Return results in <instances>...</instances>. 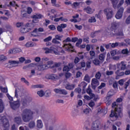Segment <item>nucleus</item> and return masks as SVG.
<instances>
[{"instance_id":"obj_15","label":"nucleus","mask_w":130,"mask_h":130,"mask_svg":"<svg viewBox=\"0 0 130 130\" xmlns=\"http://www.w3.org/2000/svg\"><path fill=\"white\" fill-rule=\"evenodd\" d=\"M43 50H45V53L47 54L48 53H52V50H54V47H51L50 48H43Z\"/></svg>"},{"instance_id":"obj_7","label":"nucleus","mask_w":130,"mask_h":130,"mask_svg":"<svg viewBox=\"0 0 130 130\" xmlns=\"http://www.w3.org/2000/svg\"><path fill=\"white\" fill-rule=\"evenodd\" d=\"M71 41H72V40H71V38H70V37L67 38V39H66L63 41V47L64 48L66 47L67 50H69V51H70V48H71V49H74V46L72 45V44L70 43L68 44H67L66 43V42H71Z\"/></svg>"},{"instance_id":"obj_38","label":"nucleus","mask_w":130,"mask_h":130,"mask_svg":"<svg viewBox=\"0 0 130 130\" xmlns=\"http://www.w3.org/2000/svg\"><path fill=\"white\" fill-rule=\"evenodd\" d=\"M93 63H94L95 66H99V64H100V61L99 60V59L95 58L93 60Z\"/></svg>"},{"instance_id":"obj_28","label":"nucleus","mask_w":130,"mask_h":130,"mask_svg":"<svg viewBox=\"0 0 130 130\" xmlns=\"http://www.w3.org/2000/svg\"><path fill=\"white\" fill-rule=\"evenodd\" d=\"M106 54L105 53H103L100 54V55L99 56V60H101L102 61H104Z\"/></svg>"},{"instance_id":"obj_20","label":"nucleus","mask_w":130,"mask_h":130,"mask_svg":"<svg viewBox=\"0 0 130 130\" xmlns=\"http://www.w3.org/2000/svg\"><path fill=\"white\" fill-rule=\"evenodd\" d=\"M66 89L69 90V91L74 90V89H75V84H70L68 83L66 84Z\"/></svg>"},{"instance_id":"obj_26","label":"nucleus","mask_w":130,"mask_h":130,"mask_svg":"<svg viewBox=\"0 0 130 130\" xmlns=\"http://www.w3.org/2000/svg\"><path fill=\"white\" fill-rule=\"evenodd\" d=\"M20 81L22 82V83H24V84H25V85L27 86L30 85V83H29V81H27V80H26V79L24 77L21 78L20 79Z\"/></svg>"},{"instance_id":"obj_55","label":"nucleus","mask_w":130,"mask_h":130,"mask_svg":"<svg viewBox=\"0 0 130 130\" xmlns=\"http://www.w3.org/2000/svg\"><path fill=\"white\" fill-rule=\"evenodd\" d=\"M6 95H7V98L10 101L9 102H12V101H14V99L13 98V97L10 95L9 93H7Z\"/></svg>"},{"instance_id":"obj_33","label":"nucleus","mask_w":130,"mask_h":130,"mask_svg":"<svg viewBox=\"0 0 130 130\" xmlns=\"http://www.w3.org/2000/svg\"><path fill=\"white\" fill-rule=\"evenodd\" d=\"M48 78L50 80H55V79H57V76L55 74H51L49 76Z\"/></svg>"},{"instance_id":"obj_50","label":"nucleus","mask_w":130,"mask_h":130,"mask_svg":"<svg viewBox=\"0 0 130 130\" xmlns=\"http://www.w3.org/2000/svg\"><path fill=\"white\" fill-rule=\"evenodd\" d=\"M52 43L54 44H60V42L58 41V40H56V39H53L52 41Z\"/></svg>"},{"instance_id":"obj_27","label":"nucleus","mask_w":130,"mask_h":130,"mask_svg":"<svg viewBox=\"0 0 130 130\" xmlns=\"http://www.w3.org/2000/svg\"><path fill=\"white\" fill-rule=\"evenodd\" d=\"M20 32L22 34L27 33V32H29V30H28V28L27 27H22L20 28Z\"/></svg>"},{"instance_id":"obj_10","label":"nucleus","mask_w":130,"mask_h":130,"mask_svg":"<svg viewBox=\"0 0 130 130\" xmlns=\"http://www.w3.org/2000/svg\"><path fill=\"white\" fill-rule=\"evenodd\" d=\"M54 92L55 93H59V94H62V95H68V91L65 89H61L60 88L54 89Z\"/></svg>"},{"instance_id":"obj_16","label":"nucleus","mask_w":130,"mask_h":130,"mask_svg":"<svg viewBox=\"0 0 130 130\" xmlns=\"http://www.w3.org/2000/svg\"><path fill=\"white\" fill-rule=\"evenodd\" d=\"M30 18L31 19H41L43 18V15L39 13H35L34 15L31 16Z\"/></svg>"},{"instance_id":"obj_42","label":"nucleus","mask_w":130,"mask_h":130,"mask_svg":"<svg viewBox=\"0 0 130 130\" xmlns=\"http://www.w3.org/2000/svg\"><path fill=\"white\" fill-rule=\"evenodd\" d=\"M95 77L98 80H100V78H101V73H100V72H98L95 75Z\"/></svg>"},{"instance_id":"obj_45","label":"nucleus","mask_w":130,"mask_h":130,"mask_svg":"<svg viewBox=\"0 0 130 130\" xmlns=\"http://www.w3.org/2000/svg\"><path fill=\"white\" fill-rule=\"evenodd\" d=\"M63 37V36H59V35H56L55 36V39H56L57 40H59V41H61V38Z\"/></svg>"},{"instance_id":"obj_41","label":"nucleus","mask_w":130,"mask_h":130,"mask_svg":"<svg viewBox=\"0 0 130 130\" xmlns=\"http://www.w3.org/2000/svg\"><path fill=\"white\" fill-rule=\"evenodd\" d=\"M110 53H111V56H114V55H116V54H117V50L116 49L113 50L110 52Z\"/></svg>"},{"instance_id":"obj_57","label":"nucleus","mask_w":130,"mask_h":130,"mask_svg":"<svg viewBox=\"0 0 130 130\" xmlns=\"http://www.w3.org/2000/svg\"><path fill=\"white\" fill-rule=\"evenodd\" d=\"M77 42L76 44V46H79L80 44H81L82 42H83V40L82 39H79L78 40H77Z\"/></svg>"},{"instance_id":"obj_39","label":"nucleus","mask_w":130,"mask_h":130,"mask_svg":"<svg viewBox=\"0 0 130 130\" xmlns=\"http://www.w3.org/2000/svg\"><path fill=\"white\" fill-rule=\"evenodd\" d=\"M51 4L53 7H56L57 8H59V5L56 4V0H51Z\"/></svg>"},{"instance_id":"obj_48","label":"nucleus","mask_w":130,"mask_h":130,"mask_svg":"<svg viewBox=\"0 0 130 130\" xmlns=\"http://www.w3.org/2000/svg\"><path fill=\"white\" fill-rule=\"evenodd\" d=\"M7 59V57L4 55H0V61H5Z\"/></svg>"},{"instance_id":"obj_12","label":"nucleus","mask_w":130,"mask_h":130,"mask_svg":"<svg viewBox=\"0 0 130 130\" xmlns=\"http://www.w3.org/2000/svg\"><path fill=\"white\" fill-rule=\"evenodd\" d=\"M125 45L124 43L119 42L113 43L111 44V46L112 48H115V47H117V46L120 47V46H124Z\"/></svg>"},{"instance_id":"obj_34","label":"nucleus","mask_w":130,"mask_h":130,"mask_svg":"<svg viewBox=\"0 0 130 130\" xmlns=\"http://www.w3.org/2000/svg\"><path fill=\"white\" fill-rule=\"evenodd\" d=\"M112 4H113V7L114 9H116V5L118 4V0H111Z\"/></svg>"},{"instance_id":"obj_37","label":"nucleus","mask_w":130,"mask_h":130,"mask_svg":"<svg viewBox=\"0 0 130 130\" xmlns=\"http://www.w3.org/2000/svg\"><path fill=\"white\" fill-rule=\"evenodd\" d=\"M37 94H38V95H39V96H40V97H43V96H44L45 93L43 90H41L37 92Z\"/></svg>"},{"instance_id":"obj_62","label":"nucleus","mask_w":130,"mask_h":130,"mask_svg":"<svg viewBox=\"0 0 130 130\" xmlns=\"http://www.w3.org/2000/svg\"><path fill=\"white\" fill-rule=\"evenodd\" d=\"M130 80H128L127 82H125L124 84V89H127V87H128V85H129Z\"/></svg>"},{"instance_id":"obj_29","label":"nucleus","mask_w":130,"mask_h":130,"mask_svg":"<svg viewBox=\"0 0 130 130\" xmlns=\"http://www.w3.org/2000/svg\"><path fill=\"white\" fill-rule=\"evenodd\" d=\"M47 69V66L44 64L38 66L39 71H44V70H46Z\"/></svg>"},{"instance_id":"obj_5","label":"nucleus","mask_w":130,"mask_h":130,"mask_svg":"<svg viewBox=\"0 0 130 130\" xmlns=\"http://www.w3.org/2000/svg\"><path fill=\"white\" fill-rule=\"evenodd\" d=\"M104 14L106 16V18L107 20L111 19L113 17V11L111 8H106L104 10Z\"/></svg>"},{"instance_id":"obj_36","label":"nucleus","mask_w":130,"mask_h":130,"mask_svg":"<svg viewBox=\"0 0 130 130\" xmlns=\"http://www.w3.org/2000/svg\"><path fill=\"white\" fill-rule=\"evenodd\" d=\"M92 84L99 85V81L96 78H93L92 79Z\"/></svg>"},{"instance_id":"obj_21","label":"nucleus","mask_w":130,"mask_h":130,"mask_svg":"<svg viewBox=\"0 0 130 130\" xmlns=\"http://www.w3.org/2000/svg\"><path fill=\"white\" fill-rule=\"evenodd\" d=\"M30 34L32 37H37L38 36V29L35 28L32 31L30 32Z\"/></svg>"},{"instance_id":"obj_35","label":"nucleus","mask_w":130,"mask_h":130,"mask_svg":"<svg viewBox=\"0 0 130 130\" xmlns=\"http://www.w3.org/2000/svg\"><path fill=\"white\" fill-rule=\"evenodd\" d=\"M31 88L32 89H36L37 88H43V86L41 84H37V85H31Z\"/></svg>"},{"instance_id":"obj_1","label":"nucleus","mask_w":130,"mask_h":130,"mask_svg":"<svg viewBox=\"0 0 130 130\" xmlns=\"http://www.w3.org/2000/svg\"><path fill=\"white\" fill-rule=\"evenodd\" d=\"M112 107L113 110H112L110 115V117H115L116 118H118L119 116L120 117L122 116V105H119L115 102L112 103Z\"/></svg>"},{"instance_id":"obj_3","label":"nucleus","mask_w":130,"mask_h":130,"mask_svg":"<svg viewBox=\"0 0 130 130\" xmlns=\"http://www.w3.org/2000/svg\"><path fill=\"white\" fill-rule=\"evenodd\" d=\"M36 113H37V114H39L40 115H42L43 120L45 122L46 121H49V122H50L51 123H54V122H55V120L54 119L49 117L48 116H47V115H43V113H44V111L41 110V109L37 110Z\"/></svg>"},{"instance_id":"obj_11","label":"nucleus","mask_w":130,"mask_h":130,"mask_svg":"<svg viewBox=\"0 0 130 130\" xmlns=\"http://www.w3.org/2000/svg\"><path fill=\"white\" fill-rule=\"evenodd\" d=\"M21 51H22V50H21V49L15 48L10 50L9 51V54H16V53L21 52Z\"/></svg>"},{"instance_id":"obj_58","label":"nucleus","mask_w":130,"mask_h":130,"mask_svg":"<svg viewBox=\"0 0 130 130\" xmlns=\"http://www.w3.org/2000/svg\"><path fill=\"white\" fill-rule=\"evenodd\" d=\"M51 39H52V37L49 36V37L45 38V39H44V42H48V41H50V40H51Z\"/></svg>"},{"instance_id":"obj_18","label":"nucleus","mask_w":130,"mask_h":130,"mask_svg":"<svg viewBox=\"0 0 130 130\" xmlns=\"http://www.w3.org/2000/svg\"><path fill=\"white\" fill-rule=\"evenodd\" d=\"M29 103L30 102L28 101V99H22L21 100V104L23 106H27Z\"/></svg>"},{"instance_id":"obj_60","label":"nucleus","mask_w":130,"mask_h":130,"mask_svg":"<svg viewBox=\"0 0 130 130\" xmlns=\"http://www.w3.org/2000/svg\"><path fill=\"white\" fill-rule=\"evenodd\" d=\"M65 77L66 78V79H69V78H71V77H72V74L68 72L66 73L65 74Z\"/></svg>"},{"instance_id":"obj_61","label":"nucleus","mask_w":130,"mask_h":130,"mask_svg":"<svg viewBox=\"0 0 130 130\" xmlns=\"http://www.w3.org/2000/svg\"><path fill=\"white\" fill-rule=\"evenodd\" d=\"M61 64H62V63H61V62H55L54 63V67L55 68H59V67H60V66H61Z\"/></svg>"},{"instance_id":"obj_9","label":"nucleus","mask_w":130,"mask_h":130,"mask_svg":"<svg viewBox=\"0 0 130 130\" xmlns=\"http://www.w3.org/2000/svg\"><path fill=\"white\" fill-rule=\"evenodd\" d=\"M123 8L121 7L119 10L117 11L116 15H115V18L116 19H121L122 18V14H123Z\"/></svg>"},{"instance_id":"obj_14","label":"nucleus","mask_w":130,"mask_h":130,"mask_svg":"<svg viewBox=\"0 0 130 130\" xmlns=\"http://www.w3.org/2000/svg\"><path fill=\"white\" fill-rule=\"evenodd\" d=\"M25 27H26V28L28 30V32H30L31 30H33V29H34V27H35V25L33 24V23H26L25 25Z\"/></svg>"},{"instance_id":"obj_8","label":"nucleus","mask_w":130,"mask_h":130,"mask_svg":"<svg viewBox=\"0 0 130 130\" xmlns=\"http://www.w3.org/2000/svg\"><path fill=\"white\" fill-rule=\"evenodd\" d=\"M117 67L121 71H125L126 69V62L122 61L120 63H117Z\"/></svg>"},{"instance_id":"obj_56","label":"nucleus","mask_w":130,"mask_h":130,"mask_svg":"<svg viewBox=\"0 0 130 130\" xmlns=\"http://www.w3.org/2000/svg\"><path fill=\"white\" fill-rule=\"evenodd\" d=\"M80 5H81L80 2H74L73 4V6L74 7V8H78Z\"/></svg>"},{"instance_id":"obj_25","label":"nucleus","mask_w":130,"mask_h":130,"mask_svg":"<svg viewBox=\"0 0 130 130\" xmlns=\"http://www.w3.org/2000/svg\"><path fill=\"white\" fill-rule=\"evenodd\" d=\"M100 32H101V30H96L94 32H91L90 36L92 38H94V37H96V36H97V35H98V34H99Z\"/></svg>"},{"instance_id":"obj_59","label":"nucleus","mask_w":130,"mask_h":130,"mask_svg":"<svg viewBox=\"0 0 130 130\" xmlns=\"http://www.w3.org/2000/svg\"><path fill=\"white\" fill-rule=\"evenodd\" d=\"M90 112V108H86L83 110V113L84 114H89Z\"/></svg>"},{"instance_id":"obj_6","label":"nucleus","mask_w":130,"mask_h":130,"mask_svg":"<svg viewBox=\"0 0 130 130\" xmlns=\"http://www.w3.org/2000/svg\"><path fill=\"white\" fill-rule=\"evenodd\" d=\"M10 106L13 110H17L20 107L21 104L20 103V101L17 100L14 102H9Z\"/></svg>"},{"instance_id":"obj_30","label":"nucleus","mask_w":130,"mask_h":130,"mask_svg":"<svg viewBox=\"0 0 130 130\" xmlns=\"http://www.w3.org/2000/svg\"><path fill=\"white\" fill-rule=\"evenodd\" d=\"M11 7H19V6L16 4V2L15 1L10 2L9 5H7L8 7H11Z\"/></svg>"},{"instance_id":"obj_17","label":"nucleus","mask_w":130,"mask_h":130,"mask_svg":"<svg viewBox=\"0 0 130 130\" xmlns=\"http://www.w3.org/2000/svg\"><path fill=\"white\" fill-rule=\"evenodd\" d=\"M14 121L15 123H17V124H21V123H22V118L20 116L15 117L14 118Z\"/></svg>"},{"instance_id":"obj_54","label":"nucleus","mask_w":130,"mask_h":130,"mask_svg":"<svg viewBox=\"0 0 130 130\" xmlns=\"http://www.w3.org/2000/svg\"><path fill=\"white\" fill-rule=\"evenodd\" d=\"M81 91H82V89H81V88L80 87H77L75 88V89L74 90V92H75L76 93H78V94H80Z\"/></svg>"},{"instance_id":"obj_43","label":"nucleus","mask_w":130,"mask_h":130,"mask_svg":"<svg viewBox=\"0 0 130 130\" xmlns=\"http://www.w3.org/2000/svg\"><path fill=\"white\" fill-rule=\"evenodd\" d=\"M89 23H95L96 22V19L95 18V17L93 16L91 17L89 20H88Z\"/></svg>"},{"instance_id":"obj_22","label":"nucleus","mask_w":130,"mask_h":130,"mask_svg":"<svg viewBox=\"0 0 130 130\" xmlns=\"http://www.w3.org/2000/svg\"><path fill=\"white\" fill-rule=\"evenodd\" d=\"M5 109V103L2 99H0V113H2Z\"/></svg>"},{"instance_id":"obj_63","label":"nucleus","mask_w":130,"mask_h":130,"mask_svg":"<svg viewBox=\"0 0 130 130\" xmlns=\"http://www.w3.org/2000/svg\"><path fill=\"white\" fill-rule=\"evenodd\" d=\"M112 58H113V59L114 60L118 61V60H119V59H120V56H116L113 57Z\"/></svg>"},{"instance_id":"obj_19","label":"nucleus","mask_w":130,"mask_h":130,"mask_svg":"<svg viewBox=\"0 0 130 130\" xmlns=\"http://www.w3.org/2000/svg\"><path fill=\"white\" fill-rule=\"evenodd\" d=\"M86 92L87 93V94H89L91 98H94V97H95V94L92 93V89H91L90 86L88 87V88L86 90Z\"/></svg>"},{"instance_id":"obj_13","label":"nucleus","mask_w":130,"mask_h":130,"mask_svg":"<svg viewBox=\"0 0 130 130\" xmlns=\"http://www.w3.org/2000/svg\"><path fill=\"white\" fill-rule=\"evenodd\" d=\"M83 11L84 12H85L86 13H87V14H93V13L94 12V10H93V9L89 6L85 7L83 9Z\"/></svg>"},{"instance_id":"obj_2","label":"nucleus","mask_w":130,"mask_h":130,"mask_svg":"<svg viewBox=\"0 0 130 130\" xmlns=\"http://www.w3.org/2000/svg\"><path fill=\"white\" fill-rule=\"evenodd\" d=\"M21 116L24 122H28L33 119V111L29 109H25L22 111Z\"/></svg>"},{"instance_id":"obj_24","label":"nucleus","mask_w":130,"mask_h":130,"mask_svg":"<svg viewBox=\"0 0 130 130\" xmlns=\"http://www.w3.org/2000/svg\"><path fill=\"white\" fill-rule=\"evenodd\" d=\"M37 127L38 128H42V127H43V123H42V120H38L37 121Z\"/></svg>"},{"instance_id":"obj_31","label":"nucleus","mask_w":130,"mask_h":130,"mask_svg":"<svg viewBox=\"0 0 130 130\" xmlns=\"http://www.w3.org/2000/svg\"><path fill=\"white\" fill-rule=\"evenodd\" d=\"M35 125H36L35 122L34 121H30L28 124V126L29 128H33L35 127Z\"/></svg>"},{"instance_id":"obj_52","label":"nucleus","mask_w":130,"mask_h":130,"mask_svg":"<svg viewBox=\"0 0 130 130\" xmlns=\"http://www.w3.org/2000/svg\"><path fill=\"white\" fill-rule=\"evenodd\" d=\"M25 46L26 47H32L34 45L31 42H28L25 44Z\"/></svg>"},{"instance_id":"obj_4","label":"nucleus","mask_w":130,"mask_h":130,"mask_svg":"<svg viewBox=\"0 0 130 130\" xmlns=\"http://www.w3.org/2000/svg\"><path fill=\"white\" fill-rule=\"evenodd\" d=\"M1 125L3 126V130H9L10 128V123L9 120L6 116H3L1 119Z\"/></svg>"},{"instance_id":"obj_51","label":"nucleus","mask_w":130,"mask_h":130,"mask_svg":"<svg viewBox=\"0 0 130 130\" xmlns=\"http://www.w3.org/2000/svg\"><path fill=\"white\" fill-rule=\"evenodd\" d=\"M70 68L68 66H65L63 69V72H70Z\"/></svg>"},{"instance_id":"obj_46","label":"nucleus","mask_w":130,"mask_h":130,"mask_svg":"<svg viewBox=\"0 0 130 130\" xmlns=\"http://www.w3.org/2000/svg\"><path fill=\"white\" fill-rule=\"evenodd\" d=\"M120 70H118L116 72V74H117V75L120 77H121V76H123V75H124V72H120Z\"/></svg>"},{"instance_id":"obj_44","label":"nucleus","mask_w":130,"mask_h":130,"mask_svg":"<svg viewBox=\"0 0 130 130\" xmlns=\"http://www.w3.org/2000/svg\"><path fill=\"white\" fill-rule=\"evenodd\" d=\"M9 62V63H11V64H19V63H20L19 61L16 60H10Z\"/></svg>"},{"instance_id":"obj_49","label":"nucleus","mask_w":130,"mask_h":130,"mask_svg":"<svg viewBox=\"0 0 130 130\" xmlns=\"http://www.w3.org/2000/svg\"><path fill=\"white\" fill-rule=\"evenodd\" d=\"M113 74H114V72L113 71H107L106 72V76H112Z\"/></svg>"},{"instance_id":"obj_64","label":"nucleus","mask_w":130,"mask_h":130,"mask_svg":"<svg viewBox=\"0 0 130 130\" xmlns=\"http://www.w3.org/2000/svg\"><path fill=\"white\" fill-rule=\"evenodd\" d=\"M48 27H49V28H50V30H54L56 29L55 28V26H54V25H49Z\"/></svg>"},{"instance_id":"obj_47","label":"nucleus","mask_w":130,"mask_h":130,"mask_svg":"<svg viewBox=\"0 0 130 130\" xmlns=\"http://www.w3.org/2000/svg\"><path fill=\"white\" fill-rule=\"evenodd\" d=\"M0 90L2 92H3V93H8V88L6 87L0 86Z\"/></svg>"},{"instance_id":"obj_23","label":"nucleus","mask_w":130,"mask_h":130,"mask_svg":"<svg viewBox=\"0 0 130 130\" xmlns=\"http://www.w3.org/2000/svg\"><path fill=\"white\" fill-rule=\"evenodd\" d=\"M87 83L85 82H82L80 84H79V87H81V88H83L82 90L83 92H85L86 91V87H87Z\"/></svg>"},{"instance_id":"obj_32","label":"nucleus","mask_w":130,"mask_h":130,"mask_svg":"<svg viewBox=\"0 0 130 130\" xmlns=\"http://www.w3.org/2000/svg\"><path fill=\"white\" fill-rule=\"evenodd\" d=\"M91 79L90 78V76L88 75V74H86L84 78V81L85 82H87V83H90V80Z\"/></svg>"},{"instance_id":"obj_53","label":"nucleus","mask_w":130,"mask_h":130,"mask_svg":"<svg viewBox=\"0 0 130 130\" xmlns=\"http://www.w3.org/2000/svg\"><path fill=\"white\" fill-rule=\"evenodd\" d=\"M5 28H6V29H7L8 31H11V30H13V27L10 24H7L5 26Z\"/></svg>"},{"instance_id":"obj_40","label":"nucleus","mask_w":130,"mask_h":130,"mask_svg":"<svg viewBox=\"0 0 130 130\" xmlns=\"http://www.w3.org/2000/svg\"><path fill=\"white\" fill-rule=\"evenodd\" d=\"M89 54H90V55L91 56L90 59H93V58H94V57H95V51H90L89 52Z\"/></svg>"}]
</instances>
